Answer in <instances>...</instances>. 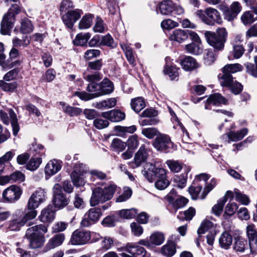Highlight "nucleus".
Wrapping results in <instances>:
<instances>
[{"label": "nucleus", "instance_id": "f257e3e1", "mask_svg": "<svg viewBox=\"0 0 257 257\" xmlns=\"http://www.w3.org/2000/svg\"><path fill=\"white\" fill-rule=\"evenodd\" d=\"M159 163L160 162L157 160L153 163H147L144 175L150 182H153L156 178L155 187L161 190L166 188L170 182L166 177V170L160 167Z\"/></svg>", "mask_w": 257, "mask_h": 257}, {"label": "nucleus", "instance_id": "f03ea898", "mask_svg": "<svg viewBox=\"0 0 257 257\" xmlns=\"http://www.w3.org/2000/svg\"><path fill=\"white\" fill-rule=\"evenodd\" d=\"M116 189L115 184H110L104 188L97 187L93 191L90 200L91 206H95L99 203H103L110 200Z\"/></svg>", "mask_w": 257, "mask_h": 257}, {"label": "nucleus", "instance_id": "7ed1b4c3", "mask_svg": "<svg viewBox=\"0 0 257 257\" xmlns=\"http://www.w3.org/2000/svg\"><path fill=\"white\" fill-rule=\"evenodd\" d=\"M227 36V32L224 28L217 29L216 33L210 31H207L205 33L208 43L219 51L223 48Z\"/></svg>", "mask_w": 257, "mask_h": 257}, {"label": "nucleus", "instance_id": "20e7f679", "mask_svg": "<svg viewBox=\"0 0 257 257\" xmlns=\"http://www.w3.org/2000/svg\"><path fill=\"white\" fill-rule=\"evenodd\" d=\"M20 11L17 5H13L9 10L8 13L4 16L1 23V33L3 35L9 34L10 30L13 28L15 21V16Z\"/></svg>", "mask_w": 257, "mask_h": 257}, {"label": "nucleus", "instance_id": "39448f33", "mask_svg": "<svg viewBox=\"0 0 257 257\" xmlns=\"http://www.w3.org/2000/svg\"><path fill=\"white\" fill-rule=\"evenodd\" d=\"M102 215V212L99 207L91 208L85 213L81 225L83 227H89L96 223Z\"/></svg>", "mask_w": 257, "mask_h": 257}, {"label": "nucleus", "instance_id": "423d86ee", "mask_svg": "<svg viewBox=\"0 0 257 257\" xmlns=\"http://www.w3.org/2000/svg\"><path fill=\"white\" fill-rule=\"evenodd\" d=\"M160 13L164 15H168L172 13L177 15H181L184 13L183 8L175 3L172 0H163L159 5Z\"/></svg>", "mask_w": 257, "mask_h": 257}, {"label": "nucleus", "instance_id": "0eeeda50", "mask_svg": "<svg viewBox=\"0 0 257 257\" xmlns=\"http://www.w3.org/2000/svg\"><path fill=\"white\" fill-rule=\"evenodd\" d=\"M7 110V111L4 110H0L1 118L3 122L6 124H8L11 121L13 135L16 136L19 131L17 115L12 109H8Z\"/></svg>", "mask_w": 257, "mask_h": 257}, {"label": "nucleus", "instance_id": "6e6552de", "mask_svg": "<svg viewBox=\"0 0 257 257\" xmlns=\"http://www.w3.org/2000/svg\"><path fill=\"white\" fill-rule=\"evenodd\" d=\"M218 8L223 12L225 19L228 21H231L236 18L241 10V7L237 2L232 3L229 8L224 5H219Z\"/></svg>", "mask_w": 257, "mask_h": 257}, {"label": "nucleus", "instance_id": "1a4fd4ad", "mask_svg": "<svg viewBox=\"0 0 257 257\" xmlns=\"http://www.w3.org/2000/svg\"><path fill=\"white\" fill-rule=\"evenodd\" d=\"M53 196V204L56 207L62 208L68 204L69 199L63 193L60 184H56L54 186Z\"/></svg>", "mask_w": 257, "mask_h": 257}, {"label": "nucleus", "instance_id": "9d476101", "mask_svg": "<svg viewBox=\"0 0 257 257\" xmlns=\"http://www.w3.org/2000/svg\"><path fill=\"white\" fill-rule=\"evenodd\" d=\"M45 200V192L44 190L39 189L32 193L29 198L27 209H36Z\"/></svg>", "mask_w": 257, "mask_h": 257}, {"label": "nucleus", "instance_id": "9b49d317", "mask_svg": "<svg viewBox=\"0 0 257 257\" xmlns=\"http://www.w3.org/2000/svg\"><path fill=\"white\" fill-rule=\"evenodd\" d=\"M164 240V234L161 232L157 231L152 233L149 239H141L139 241V244L151 248L162 244Z\"/></svg>", "mask_w": 257, "mask_h": 257}, {"label": "nucleus", "instance_id": "f8f14e48", "mask_svg": "<svg viewBox=\"0 0 257 257\" xmlns=\"http://www.w3.org/2000/svg\"><path fill=\"white\" fill-rule=\"evenodd\" d=\"M22 193V191L19 187L11 185L4 191L3 197L6 201L13 203L20 198Z\"/></svg>", "mask_w": 257, "mask_h": 257}, {"label": "nucleus", "instance_id": "ddd939ff", "mask_svg": "<svg viewBox=\"0 0 257 257\" xmlns=\"http://www.w3.org/2000/svg\"><path fill=\"white\" fill-rule=\"evenodd\" d=\"M90 238V232L76 230L73 232L70 241L73 245H83L87 243Z\"/></svg>", "mask_w": 257, "mask_h": 257}, {"label": "nucleus", "instance_id": "4468645a", "mask_svg": "<svg viewBox=\"0 0 257 257\" xmlns=\"http://www.w3.org/2000/svg\"><path fill=\"white\" fill-rule=\"evenodd\" d=\"M126 254H130L133 257H144L146 251L145 248L138 245L130 243L122 248Z\"/></svg>", "mask_w": 257, "mask_h": 257}, {"label": "nucleus", "instance_id": "2eb2a0df", "mask_svg": "<svg viewBox=\"0 0 257 257\" xmlns=\"http://www.w3.org/2000/svg\"><path fill=\"white\" fill-rule=\"evenodd\" d=\"M153 145L158 151H164L172 146V143L169 136L160 135L156 138Z\"/></svg>", "mask_w": 257, "mask_h": 257}, {"label": "nucleus", "instance_id": "dca6fc26", "mask_svg": "<svg viewBox=\"0 0 257 257\" xmlns=\"http://www.w3.org/2000/svg\"><path fill=\"white\" fill-rule=\"evenodd\" d=\"M205 13L207 16V25L213 26L215 23L219 25L222 24V20L217 10L208 8L206 9Z\"/></svg>", "mask_w": 257, "mask_h": 257}, {"label": "nucleus", "instance_id": "f3484780", "mask_svg": "<svg viewBox=\"0 0 257 257\" xmlns=\"http://www.w3.org/2000/svg\"><path fill=\"white\" fill-rule=\"evenodd\" d=\"M62 168V162L56 159L50 160L45 167L46 177H50L57 173Z\"/></svg>", "mask_w": 257, "mask_h": 257}, {"label": "nucleus", "instance_id": "a211bd4d", "mask_svg": "<svg viewBox=\"0 0 257 257\" xmlns=\"http://www.w3.org/2000/svg\"><path fill=\"white\" fill-rule=\"evenodd\" d=\"M81 13L78 10L69 11L62 16V20L65 25L68 28H72L75 22L80 17Z\"/></svg>", "mask_w": 257, "mask_h": 257}, {"label": "nucleus", "instance_id": "6ab92c4d", "mask_svg": "<svg viewBox=\"0 0 257 257\" xmlns=\"http://www.w3.org/2000/svg\"><path fill=\"white\" fill-rule=\"evenodd\" d=\"M101 116L112 122H119L125 118V113L118 109H113L110 111L103 112Z\"/></svg>", "mask_w": 257, "mask_h": 257}, {"label": "nucleus", "instance_id": "aec40b11", "mask_svg": "<svg viewBox=\"0 0 257 257\" xmlns=\"http://www.w3.org/2000/svg\"><path fill=\"white\" fill-rule=\"evenodd\" d=\"M47 232V226L40 224L28 228L26 231L27 237H44L43 234Z\"/></svg>", "mask_w": 257, "mask_h": 257}, {"label": "nucleus", "instance_id": "412c9836", "mask_svg": "<svg viewBox=\"0 0 257 257\" xmlns=\"http://www.w3.org/2000/svg\"><path fill=\"white\" fill-rule=\"evenodd\" d=\"M227 100L219 93H214L210 95L205 105L206 109H211V105H219L220 104H225Z\"/></svg>", "mask_w": 257, "mask_h": 257}, {"label": "nucleus", "instance_id": "4be33fe9", "mask_svg": "<svg viewBox=\"0 0 257 257\" xmlns=\"http://www.w3.org/2000/svg\"><path fill=\"white\" fill-rule=\"evenodd\" d=\"M65 239V235L64 233L56 234L49 240L46 247L48 249H51L58 247L62 244Z\"/></svg>", "mask_w": 257, "mask_h": 257}, {"label": "nucleus", "instance_id": "5701e85b", "mask_svg": "<svg viewBox=\"0 0 257 257\" xmlns=\"http://www.w3.org/2000/svg\"><path fill=\"white\" fill-rule=\"evenodd\" d=\"M39 219L41 222L49 223L51 222L55 218V212L53 210L52 206H48L43 209L39 216Z\"/></svg>", "mask_w": 257, "mask_h": 257}, {"label": "nucleus", "instance_id": "b1692460", "mask_svg": "<svg viewBox=\"0 0 257 257\" xmlns=\"http://www.w3.org/2000/svg\"><path fill=\"white\" fill-rule=\"evenodd\" d=\"M188 37V32L182 29H176L170 35V39L179 43L185 41Z\"/></svg>", "mask_w": 257, "mask_h": 257}, {"label": "nucleus", "instance_id": "393cba45", "mask_svg": "<svg viewBox=\"0 0 257 257\" xmlns=\"http://www.w3.org/2000/svg\"><path fill=\"white\" fill-rule=\"evenodd\" d=\"M148 151L145 145H142L140 147L134 158L135 163L137 166H140L142 163L146 160L148 156Z\"/></svg>", "mask_w": 257, "mask_h": 257}, {"label": "nucleus", "instance_id": "a878e982", "mask_svg": "<svg viewBox=\"0 0 257 257\" xmlns=\"http://www.w3.org/2000/svg\"><path fill=\"white\" fill-rule=\"evenodd\" d=\"M248 130L246 128H244L239 131L234 132L230 131L226 134V136L228 139V143L230 142H237L242 140L245 136L247 134Z\"/></svg>", "mask_w": 257, "mask_h": 257}, {"label": "nucleus", "instance_id": "bb28decb", "mask_svg": "<svg viewBox=\"0 0 257 257\" xmlns=\"http://www.w3.org/2000/svg\"><path fill=\"white\" fill-rule=\"evenodd\" d=\"M232 243V236L227 231H224L219 238L220 246L223 249H228Z\"/></svg>", "mask_w": 257, "mask_h": 257}, {"label": "nucleus", "instance_id": "cd10ccee", "mask_svg": "<svg viewBox=\"0 0 257 257\" xmlns=\"http://www.w3.org/2000/svg\"><path fill=\"white\" fill-rule=\"evenodd\" d=\"M182 68L186 71H192L198 67L196 60L192 57H185L181 62Z\"/></svg>", "mask_w": 257, "mask_h": 257}, {"label": "nucleus", "instance_id": "c85d7f7f", "mask_svg": "<svg viewBox=\"0 0 257 257\" xmlns=\"http://www.w3.org/2000/svg\"><path fill=\"white\" fill-rule=\"evenodd\" d=\"M100 91L98 95H103L111 93L113 90V84L111 81L108 79H104L100 83Z\"/></svg>", "mask_w": 257, "mask_h": 257}, {"label": "nucleus", "instance_id": "c756f323", "mask_svg": "<svg viewBox=\"0 0 257 257\" xmlns=\"http://www.w3.org/2000/svg\"><path fill=\"white\" fill-rule=\"evenodd\" d=\"M117 100L115 98H110L102 101L96 102L95 107L98 109H105L114 107L116 104Z\"/></svg>", "mask_w": 257, "mask_h": 257}, {"label": "nucleus", "instance_id": "7c9ffc66", "mask_svg": "<svg viewBox=\"0 0 257 257\" xmlns=\"http://www.w3.org/2000/svg\"><path fill=\"white\" fill-rule=\"evenodd\" d=\"M84 171H79L74 170L71 174V177L73 184L76 186L84 185L85 181L84 179Z\"/></svg>", "mask_w": 257, "mask_h": 257}, {"label": "nucleus", "instance_id": "2f4dec72", "mask_svg": "<svg viewBox=\"0 0 257 257\" xmlns=\"http://www.w3.org/2000/svg\"><path fill=\"white\" fill-rule=\"evenodd\" d=\"M14 151H10L6 152L0 157V175L3 173L6 167V164L9 163L15 156Z\"/></svg>", "mask_w": 257, "mask_h": 257}, {"label": "nucleus", "instance_id": "473e14b6", "mask_svg": "<svg viewBox=\"0 0 257 257\" xmlns=\"http://www.w3.org/2000/svg\"><path fill=\"white\" fill-rule=\"evenodd\" d=\"M4 47L3 43H0V65L3 68H12L14 66L19 65L21 63L20 61H16L13 63L9 64L5 60L6 56L4 54Z\"/></svg>", "mask_w": 257, "mask_h": 257}, {"label": "nucleus", "instance_id": "72a5a7b5", "mask_svg": "<svg viewBox=\"0 0 257 257\" xmlns=\"http://www.w3.org/2000/svg\"><path fill=\"white\" fill-rule=\"evenodd\" d=\"M131 105L134 111L139 112L146 106V103L144 98L138 97L132 99Z\"/></svg>", "mask_w": 257, "mask_h": 257}, {"label": "nucleus", "instance_id": "f704fd0d", "mask_svg": "<svg viewBox=\"0 0 257 257\" xmlns=\"http://www.w3.org/2000/svg\"><path fill=\"white\" fill-rule=\"evenodd\" d=\"M243 66L238 63L233 64H227L225 65L222 69L223 73L231 74L243 70Z\"/></svg>", "mask_w": 257, "mask_h": 257}, {"label": "nucleus", "instance_id": "c9c22d12", "mask_svg": "<svg viewBox=\"0 0 257 257\" xmlns=\"http://www.w3.org/2000/svg\"><path fill=\"white\" fill-rule=\"evenodd\" d=\"M90 38V35L88 33L78 34L73 40V43L75 45L85 46Z\"/></svg>", "mask_w": 257, "mask_h": 257}, {"label": "nucleus", "instance_id": "e433bc0d", "mask_svg": "<svg viewBox=\"0 0 257 257\" xmlns=\"http://www.w3.org/2000/svg\"><path fill=\"white\" fill-rule=\"evenodd\" d=\"M42 162L40 157H32L26 165V168L31 171L37 170Z\"/></svg>", "mask_w": 257, "mask_h": 257}, {"label": "nucleus", "instance_id": "4c0bfd02", "mask_svg": "<svg viewBox=\"0 0 257 257\" xmlns=\"http://www.w3.org/2000/svg\"><path fill=\"white\" fill-rule=\"evenodd\" d=\"M93 16L91 14L86 15L82 17L79 24L80 29H85L89 28L92 25Z\"/></svg>", "mask_w": 257, "mask_h": 257}, {"label": "nucleus", "instance_id": "58836bf2", "mask_svg": "<svg viewBox=\"0 0 257 257\" xmlns=\"http://www.w3.org/2000/svg\"><path fill=\"white\" fill-rule=\"evenodd\" d=\"M247 241L241 238H237L235 239L233 249L236 252H242L247 248Z\"/></svg>", "mask_w": 257, "mask_h": 257}, {"label": "nucleus", "instance_id": "ea45409f", "mask_svg": "<svg viewBox=\"0 0 257 257\" xmlns=\"http://www.w3.org/2000/svg\"><path fill=\"white\" fill-rule=\"evenodd\" d=\"M138 211L135 208L122 209L119 211V216L123 219H130L136 216Z\"/></svg>", "mask_w": 257, "mask_h": 257}, {"label": "nucleus", "instance_id": "a19ab883", "mask_svg": "<svg viewBox=\"0 0 257 257\" xmlns=\"http://www.w3.org/2000/svg\"><path fill=\"white\" fill-rule=\"evenodd\" d=\"M161 252L163 254L167 257H171L176 252V247L173 242H170L162 248Z\"/></svg>", "mask_w": 257, "mask_h": 257}, {"label": "nucleus", "instance_id": "79ce46f5", "mask_svg": "<svg viewBox=\"0 0 257 257\" xmlns=\"http://www.w3.org/2000/svg\"><path fill=\"white\" fill-rule=\"evenodd\" d=\"M126 146V143L118 138L114 139L111 143V147L112 149L118 152L123 151L125 149Z\"/></svg>", "mask_w": 257, "mask_h": 257}, {"label": "nucleus", "instance_id": "37998d69", "mask_svg": "<svg viewBox=\"0 0 257 257\" xmlns=\"http://www.w3.org/2000/svg\"><path fill=\"white\" fill-rule=\"evenodd\" d=\"M195 214V210L193 207H190L183 212H180L177 217L180 220H190Z\"/></svg>", "mask_w": 257, "mask_h": 257}, {"label": "nucleus", "instance_id": "c03bdc74", "mask_svg": "<svg viewBox=\"0 0 257 257\" xmlns=\"http://www.w3.org/2000/svg\"><path fill=\"white\" fill-rule=\"evenodd\" d=\"M202 190V187L200 186H193L191 185L188 188V192L192 199L196 200L197 199H202L201 197V191Z\"/></svg>", "mask_w": 257, "mask_h": 257}, {"label": "nucleus", "instance_id": "a18cd8bd", "mask_svg": "<svg viewBox=\"0 0 257 257\" xmlns=\"http://www.w3.org/2000/svg\"><path fill=\"white\" fill-rule=\"evenodd\" d=\"M121 47L124 52L125 56L129 63L131 64H134L135 59L132 48L127 44L121 45Z\"/></svg>", "mask_w": 257, "mask_h": 257}, {"label": "nucleus", "instance_id": "49530a36", "mask_svg": "<svg viewBox=\"0 0 257 257\" xmlns=\"http://www.w3.org/2000/svg\"><path fill=\"white\" fill-rule=\"evenodd\" d=\"M179 68L174 66H166L164 70L165 74H168L172 80H175L179 76Z\"/></svg>", "mask_w": 257, "mask_h": 257}, {"label": "nucleus", "instance_id": "de8ad7c7", "mask_svg": "<svg viewBox=\"0 0 257 257\" xmlns=\"http://www.w3.org/2000/svg\"><path fill=\"white\" fill-rule=\"evenodd\" d=\"M18 86L17 82H7L0 80V87L5 91H13Z\"/></svg>", "mask_w": 257, "mask_h": 257}, {"label": "nucleus", "instance_id": "09e8293b", "mask_svg": "<svg viewBox=\"0 0 257 257\" xmlns=\"http://www.w3.org/2000/svg\"><path fill=\"white\" fill-rule=\"evenodd\" d=\"M30 241V246L32 248L40 247L44 243V237H27Z\"/></svg>", "mask_w": 257, "mask_h": 257}, {"label": "nucleus", "instance_id": "8fccbe9b", "mask_svg": "<svg viewBox=\"0 0 257 257\" xmlns=\"http://www.w3.org/2000/svg\"><path fill=\"white\" fill-rule=\"evenodd\" d=\"M220 82L222 86L230 87L234 81L231 74L223 73L220 78Z\"/></svg>", "mask_w": 257, "mask_h": 257}, {"label": "nucleus", "instance_id": "3c124183", "mask_svg": "<svg viewBox=\"0 0 257 257\" xmlns=\"http://www.w3.org/2000/svg\"><path fill=\"white\" fill-rule=\"evenodd\" d=\"M256 17L249 11L244 12L241 17V20L244 25H248L254 22Z\"/></svg>", "mask_w": 257, "mask_h": 257}, {"label": "nucleus", "instance_id": "603ef678", "mask_svg": "<svg viewBox=\"0 0 257 257\" xmlns=\"http://www.w3.org/2000/svg\"><path fill=\"white\" fill-rule=\"evenodd\" d=\"M213 226V224L211 221L207 219H205L202 222L200 227L197 230V233L198 234H203L206 231L212 228Z\"/></svg>", "mask_w": 257, "mask_h": 257}, {"label": "nucleus", "instance_id": "864d4df0", "mask_svg": "<svg viewBox=\"0 0 257 257\" xmlns=\"http://www.w3.org/2000/svg\"><path fill=\"white\" fill-rule=\"evenodd\" d=\"M235 200L244 205H247L250 202L249 198L247 196L241 194L237 189L234 190Z\"/></svg>", "mask_w": 257, "mask_h": 257}, {"label": "nucleus", "instance_id": "5fc2aeb1", "mask_svg": "<svg viewBox=\"0 0 257 257\" xmlns=\"http://www.w3.org/2000/svg\"><path fill=\"white\" fill-rule=\"evenodd\" d=\"M87 90L89 92H94V93L92 94L93 96V98L101 96V95H98L99 91H100V83H90L88 85Z\"/></svg>", "mask_w": 257, "mask_h": 257}, {"label": "nucleus", "instance_id": "6e6d98bb", "mask_svg": "<svg viewBox=\"0 0 257 257\" xmlns=\"http://www.w3.org/2000/svg\"><path fill=\"white\" fill-rule=\"evenodd\" d=\"M225 203V199H219L217 203L214 205L212 208L213 213L216 216H219L222 212Z\"/></svg>", "mask_w": 257, "mask_h": 257}, {"label": "nucleus", "instance_id": "4d7b16f0", "mask_svg": "<svg viewBox=\"0 0 257 257\" xmlns=\"http://www.w3.org/2000/svg\"><path fill=\"white\" fill-rule=\"evenodd\" d=\"M166 164L170 169L174 172H178L182 168V164L177 161L168 160Z\"/></svg>", "mask_w": 257, "mask_h": 257}, {"label": "nucleus", "instance_id": "13d9d810", "mask_svg": "<svg viewBox=\"0 0 257 257\" xmlns=\"http://www.w3.org/2000/svg\"><path fill=\"white\" fill-rule=\"evenodd\" d=\"M25 225L21 218L13 220L10 223L9 229L12 231L19 230L20 228Z\"/></svg>", "mask_w": 257, "mask_h": 257}, {"label": "nucleus", "instance_id": "bf43d9fd", "mask_svg": "<svg viewBox=\"0 0 257 257\" xmlns=\"http://www.w3.org/2000/svg\"><path fill=\"white\" fill-rule=\"evenodd\" d=\"M254 61L255 65L251 63H247L245 67L248 73L253 77H257V56L254 57Z\"/></svg>", "mask_w": 257, "mask_h": 257}, {"label": "nucleus", "instance_id": "052dcab7", "mask_svg": "<svg viewBox=\"0 0 257 257\" xmlns=\"http://www.w3.org/2000/svg\"><path fill=\"white\" fill-rule=\"evenodd\" d=\"M100 54V51L98 49H89L85 52L83 58L87 60H91L99 56Z\"/></svg>", "mask_w": 257, "mask_h": 257}, {"label": "nucleus", "instance_id": "680f3d73", "mask_svg": "<svg viewBox=\"0 0 257 257\" xmlns=\"http://www.w3.org/2000/svg\"><path fill=\"white\" fill-rule=\"evenodd\" d=\"M132 194V190L127 187L124 188L123 193L116 199V202H122L128 200Z\"/></svg>", "mask_w": 257, "mask_h": 257}, {"label": "nucleus", "instance_id": "e2e57ef3", "mask_svg": "<svg viewBox=\"0 0 257 257\" xmlns=\"http://www.w3.org/2000/svg\"><path fill=\"white\" fill-rule=\"evenodd\" d=\"M142 133L146 138L151 139L157 135L158 131L155 127H148L143 128L142 131Z\"/></svg>", "mask_w": 257, "mask_h": 257}, {"label": "nucleus", "instance_id": "0e129e2a", "mask_svg": "<svg viewBox=\"0 0 257 257\" xmlns=\"http://www.w3.org/2000/svg\"><path fill=\"white\" fill-rule=\"evenodd\" d=\"M238 208V206L235 203H230L227 204L225 208L224 216H231L233 215Z\"/></svg>", "mask_w": 257, "mask_h": 257}, {"label": "nucleus", "instance_id": "69168bd1", "mask_svg": "<svg viewBox=\"0 0 257 257\" xmlns=\"http://www.w3.org/2000/svg\"><path fill=\"white\" fill-rule=\"evenodd\" d=\"M125 143L128 149L133 151L138 147L139 145V141L136 135H133L129 138L127 142Z\"/></svg>", "mask_w": 257, "mask_h": 257}, {"label": "nucleus", "instance_id": "338daca9", "mask_svg": "<svg viewBox=\"0 0 257 257\" xmlns=\"http://www.w3.org/2000/svg\"><path fill=\"white\" fill-rule=\"evenodd\" d=\"M33 30V26L28 19H24L21 24V31L23 33H31Z\"/></svg>", "mask_w": 257, "mask_h": 257}, {"label": "nucleus", "instance_id": "774afa93", "mask_svg": "<svg viewBox=\"0 0 257 257\" xmlns=\"http://www.w3.org/2000/svg\"><path fill=\"white\" fill-rule=\"evenodd\" d=\"M179 24L177 22L168 19L163 21L161 23V27L163 29L170 30L177 27Z\"/></svg>", "mask_w": 257, "mask_h": 257}]
</instances>
